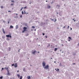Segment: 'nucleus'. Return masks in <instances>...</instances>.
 Wrapping results in <instances>:
<instances>
[{"mask_svg": "<svg viewBox=\"0 0 79 79\" xmlns=\"http://www.w3.org/2000/svg\"><path fill=\"white\" fill-rule=\"evenodd\" d=\"M68 40L69 42H70V41H71V40Z\"/></svg>", "mask_w": 79, "mask_h": 79, "instance_id": "obj_49", "label": "nucleus"}, {"mask_svg": "<svg viewBox=\"0 0 79 79\" xmlns=\"http://www.w3.org/2000/svg\"><path fill=\"white\" fill-rule=\"evenodd\" d=\"M27 14H28V13L27 12V13H26V14H27Z\"/></svg>", "mask_w": 79, "mask_h": 79, "instance_id": "obj_60", "label": "nucleus"}, {"mask_svg": "<svg viewBox=\"0 0 79 79\" xmlns=\"http://www.w3.org/2000/svg\"><path fill=\"white\" fill-rule=\"evenodd\" d=\"M43 66L44 67V66H45V62H44L43 63Z\"/></svg>", "mask_w": 79, "mask_h": 79, "instance_id": "obj_7", "label": "nucleus"}, {"mask_svg": "<svg viewBox=\"0 0 79 79\" xmlns=\"http://www.w3.org/2000/svg\"><path fill=\"white\" fill-rule=\"evenodd\" d=\"M22 13L23 15H24V12L23 11H22Z\"/></svg>", "mask_w": 79, "mask_h": 79, "instance_id": "obj_32", "label": "nucleus"}, {"mask_svg": "<svg viewBox=\"0 0 79 79\" xmlns=\"http://www.w3.org/2000/svg\"><path fill=\"white\" fill-rule=\"evenodd\" d=\"M17 16V15H18V14H15Z\"/></svg>", "mask_w": 79, "mask_h": 79, "instance_id": "obj_55", "label": "nucleus"}, {"mask_svg": "<svg viewBox=\"0 0 79 79\" xmlns=\"http://www.w3.org/2000/svg\"><path fill=\"white\" fill-rule=\"evenodd\" d=\"M56 6H57L58 7H60V6L58 5H56Z\"/></svg>", "mask_w": 79, "mask_h": 79, "instance_id": "obj_31", "label": "nucleus"}, {"mask_svg": "<svg viewBox=\"0 0 79 79\" xmlns=\"http://www.w3.org/2000/svg\"><path fill=\"white\" fill-rule=\"evenodd\" d=\"M45 23H44L43 22H41L40 23V26H43V27H44V26H45Z\"/></svg>", "mask_w": 79, "mask_h": 79, "instance_id": "obj_1", "label": "nucleus"}, {"mask_svg": "<svg viewBox=\"0 0 79 79\" xmlns=\"http://www.w3.org/2000/svg\"><path fill=\"white\" fill-rule=\"evenodd\" d=\"M32 54H34V55H35V53H36V51H35L34 52H32Z\"/></svg>", "mask_w": 79, "mask_h": 79, "instance_id": "obj_8", "label": "nucleus"}, {"mask_svg": "<svg viewBox=\"0 0 79 79\" xmlns=\"http://www.w3.org/2000/svg\"><path fill=\"white\" fill-rule=\"evenodd\" d=\"M10 29H12V28H13V26L10 25Z\"/></svg>", "mask_w": 79, "mask_h": 79, "instance_id": "obj_11", "label": "nucleus"}, {"mask_svg": "<svg viewBox=\"0 0 79 79\" xmlns=\"http://www.w3.org/2000/svg\"><path fill=\"white\" fill-rule=\"evenodd\" d=\"M27 29V27H24L23 28V31H22V33H24L25 31H26V29Z\"/></svg>", "mask_w": 79, "mask_h": 79, "instance_id": "obj_2", "label": "nucleus"}, {"mask_svg": "<svg viewBox=\"0 0 79 79\" xmlns=\"http://www.w3.org/2000/svg\"><path fill=\"white\" fill-rule=\"evenodd\" d=\"M2 39H4L5 38V36H2Z\"/></svg>", "mask_w": 79, "mask_h": 79, "instance_id": "obj_16", "label": "nucleus"}, {"mask_svg": "<svg viewBox=\"0 0 79 79\" xmlns=\"http://www.w3.org/2000/svg\"><path fill=\"white\" fill-rule=\"evenodd\" d=\"M20 18H22V17H23V15H20Z\"/></svg>", "mask_w": 79, "mask_h": 79, "instance_id": "obj_28", "label": "nucleus"}, {"mask_svg": "<svg viewBox=\"0 0 79 79\" xmlns=\"http://www.w3.org/2000/svg\"><path fill=\"white\" fill-rule=\"evenodd\" d=\"M25 26H27V27H28V26H27V23H25Z\"/></svg>", "mask_w": 79, "mask_h": 79, "instance_id": "obj_19", "label": "nucleus"}, {"mask_svg": "<svg viewBox=\"0 0 79 79\" xmlns=\"http://www.w3.org/2000/svg\"><path fill=\"white\" fill-rule=\"evenodd\" d=\"M30 2L29 4H31V3H32V1L31 2V1H30Z\"/></svg>", "mask_w": 79, "mask_h": 79, "instance_id": "obj_37", "label": "nucleus"}, {"mask_svg": "<svg viewBox=\"0 0 79 79\" xmlns=\"http://www.w3.org/2000/svg\"><path fill=\"white\" fill-rule=\"evenodd\" d=\"M3 69H4V68H2V69L1 71H2V70H3Z\"/></svg>", "mask_w": 79, "mask_h": 79, "instance_id": "obj_43", "label": "nucleus"}, {"mask_svg": "<svg viewBox=\"0 0 79 79\" xmlns=\"http://www.w3.org/2000/svg\"><path fill=\"white\" fill-rule=\"evenodd\" d=\"M54 63H56V61H55L54 62Z\"/></svg>", "mask_w": 79, "mask_h": 79, "instance_id": "obj_54", "label": "nucleus"}, {"mask_svg": "<svg viewBox=\"0 0 79 79\" xmlns=\"http://www.w3.org/2000/svg\"><path fill=\"white\" fill-rule=\"evenodd\" d=\"M6 40L8 41L9 40H10V39H9L8 38H7Z\"/></svg>", "mask_w": 79, "mask_h": 79, "instance_id": "obj_30", "label": "nucleus"}, {"mask_svg": "<svg viewBox=\"0 0 79 79\" xmlns=\"http://www.w3.org/2000/svg\"><path fill=\"white\" fill-rule=\"evenodd\" d=\"M32 28H33V29H34V28H35V27L34 26H32Z\"/></svg>", "mask_w": 79, "mask_h": 79, "instance_id": "obj_36", "label": "nucleus"}, {"mask_svg": "<svg viewBox=\"0 0 79 79\" xmlns=\"http://www.w3.org/2000/svg\"><path fill=\"white\" fill-rule=\"evenodd\" d=\"M58 71H60V69H57L56 70V71H58Z\"/></svg>", "mask_w": 79, "mask_h": 79, "instance_id": "obj_24", "label": "nucleus"}, {"mask_svg": "<svg viewBox=\"0 0 79 79\" xmlns=\"http://www.w3.org/2000/svg\"><path fill=\"white\" fill-rule=\"evenodd\" d=\"M14 5V4H11L10 5L11 6H12V5Z\"/></svg>", "mask_w": 79, "mask_h": 79, "instance_id": "obj_40", "label": "nucleus"}, {"mask_svg": "<svg viewBox=\"0 0 79 79\" xmlns=\"http://www.w3.org/2000/svg\"><path fill=\"white\" fill-rule=\"evenodd\" d=\"M18 67V65H17V63H15V65H14V67L15 68H16V67Z\"/></svg>", "mask_w": 79, "mask_h": 79, "instance_id": "obj_6", "label": "nucleus"}, {"mask_svg": "<svg viewBox=\"0 0 79 79\" xmlns=\"http://www.w3.org/2000/svg\"><path fill=\"white\" fill-rule=\"evenodd\" d=\"M51 8V6H49L48 7H47L48 8Z\"/></svg>", "mask_w": 79, "mask_h": 79, "instance_id": "obj_21", "label": "nucleus"}, {"mask_svg": "<svg viewBox=\"0 0 79 79\" xmlns=\"http://www.w3.org/2000/svg\"><path fill=\"white\" fill-rule=\"evenodd\" d=\"M6 36L7 38H11V36L10 35H6Z\"/></svg>", "mask_w": 79, "mask_h": 79, "instance_id": "obj_3", "label": "nucleus"}, {"mask_svg": "<svg viewBox=\"0 0 79 79\" xmlns=\"http://www.w3.org/2000/svg\"><path fill=\"white\" fill-rule=\"evenodd\" d=\"M3 23H6V22L5 20H3Z\"/></svg>", "mask_w": 79, "mask_h": 79, "instance_id": "obj_26", "label": "nucleus"}, {"mask_svg": "<svg viewBox=\"0 0 79 79\" xmlns=\"http://www.w3.org/2000/svg\"><path fill=\"white\" fill-rule=\"evenodd\" d=\"M59 15L60 16H62V14H61V13H59Z\"/></svg>", "mask_w": 79, "mask_h": 79, "instance_id": "obj_17", "label": "nucleus"}, {"mask_svg": "<svg viewBox=\"0 0 79 79\" xmlns=\"http://www.w3.org/2000/svg\"><path fill=\"white\" fill-rule=\"evenodd\" d=\"M17 76H18V78H19V77H20V75H19V74H18Z\"/></svg>", "mask_w": 79, "mask_h": 79, "instance_id": "obj_13", "label": "nucleus"}, {"mask_svg": "<svg viewBox=\"0 0 79 79\" xmlns=\"http://www.w3.org/2000/svg\"><path fill=\"white\" fill-rule=\"evenodd\" d=\"M10 23V21H8V24H9V23Z\"/></svg>", "mask_w": 79, "mask_h": 79, "instance_id": "obj_46", "label": "nucleus"}, {"mask_svg": "<svg viewBox=\"0 0 79 79\" xmlns=\"http://www.w3.org/2000/svg\"><path fill=\"white\" fill-rule=\"evenodd\" d=\"M62 53H64V52L62 51Z\"/></svg>", "mask_w": 79, "mask_h": 79, "instance_id": "obj_64", "label": "nucleus"}, {"mask_svg": "<svg viewBox=\"0 0 79 79\" xmlns=\"http://www.w3.org/2000/svg\"><path fill=\"white\" fill-rule=\"evenodd\" d=\"M27 78L28 79H31V77L30 76H28L27 77Z\"/></svg>", "mask_w": 79, "mask_h": 79, "instance_id": "obj_12", "label": "nucleus"}, {"mask_svg": "<svg viewBox=\"0 0 79 79\" xmlns=\"http://www.w3.org/2000/svg\"><path fill=\"white\" fill-rule=\"evenodd\" d=\"M14 2H15V1H11V2H13V3H14Z\"/></svg>", "mask_w": 79, "mask_h": 79, "instance_id": "obj_42", "label": "nucleus"}, {"mask_svg": "<svg viewBox=\"0 0 79 79\" xmlns=\"http://www.w3.org/2000/svg\"><path fill=\"white\" fill-rule=\"evenodd\" d=\"M22 8H21V10H20V11H21V10H22Z\"/></svg>", "mask_w": 79, "mask_h": 79, "instance_id": "obj_57", "label": "nucleus"}, {"mask_svg": "<svg viewBox=\"0 0 79 79\" xmlns=\"http://www.w3.org/2000/svg\"><path fill=\"white\" fill-rule=\"evenodd\" d=\"M15 18H18V17L17 16H15Z\"/></svg>", "mask_w": 79, "mask_h": 79, "instance_id": "obj_25", "label": "nucleus"}, {"mask_svg": "<svg viewBox=\"0 0 79 79\" xmlns=\"http://www.w3.org/2000/svg\"><path fill=\"white\" fill-rule=\"evenodd\" d=\"M6 70H7V71H8V68H6Z\"/></svg>", "mask_w": 79, "mask_h": 79, "instance_id": "obj_41", "label": "nucleus"}, {"mask_svg": "<svg viewBox=\"0 0 79 79\" xmlns=\"http://www.w3.org/2000/svg\"><path fill=\"white\" fill-rule=\"evenodd\" d=\"M24 14H26V12L25 11V10H24Z\"/></svg>", "mask_w": 79, "mask_h": 79, "instance_id": "obj_44", "label": "nucleus"}, {"mask_svg": "<svg viewBox=\"0 0 79 79\" xmlns=\"http://www.w3.org/2000/svg\"><path fill=\"white\" fill-rule=\"evenodd\" d=\"M68 38H69V39H70V40H71V39H72L70 37H69Z\"/></svg>", "mask_w": 79, "mask_h": 79, "instance_id": "obj_23", "label": "nucleus"}, {"mask_svg": "<svg viewBox=\"0 0 79 79\" xmlns=\"http://www.w3.org/2000/svg\"><path fill=\"white\" fill-rule=\"evenodd\" d=\"M56 19H55V21H54L55 23V22H56Z\"/></svg>", "mask_w": 79, "mask_h": 79, "instance_id": "obj_47", "label": "nucleus"}, {"mask_svg": "<svg viewBox=\"0 0 79 79\" xmlns=\"http://www.w3.org/2000/svg\"><path fill=\"white\" fill-rule=\"evenodd\" d=\"M51 3H52H52H53V1H52V2Z\"/></svg>", "mask_w": 79, "mask_h": 79, "instance_id": "obj_39", "label": "nucleus"}, {"mask_svg": "<svg viewBox=\"0 0 79 79\" xmlns=\"http://www.w3.org/2000/svg\"><path fill=\"white\" fill-rule=\"evenodd\" d=\"M22 78H23V77L22 76H21L20 78L19 79H22Z\"/></svg>", "mask_w": 79, "mask_h": 79, "instance_id": "obj_29", "label": "nucleus"}, {"mask_svg": "<svg viewBox=\"0 0 79 79\" xmlns=\"http://www.w3.org/2000/svg\"><path fill=\"white\" fill-rule=\"evenodd\" d=\"M23 71H24V72H25L26 71V69L24 68L23 69Z\"/></svg>", "mask_w": 79, "mask_h": 79, "instance_id": "obj_18", "label": "nucleus"}, {"mask_svg": "<svg viewBox=\"0 0 79 79\" xmlns=\"http://www.w3.org/2000/svg\"><path fill=\"white\" fill-rule=\"evenodd\" d=\"M8 12H10V13H11V11H10V10H9Z\"/></svg>", "mask_w": 79, "mask_h": 79, "instance_id": "obj_50", "label": "nucleus"}, {"mask_svg": "<svg viewBox=\"0 0 79 79\" xmlns=\"http://www.w3.org/2000/svg\"><path fill=\"white\" fill-rule=\"evenodd\" d=\"M57 50H58V48H55L54 51L55 52H56Z\"/></svg>", "mask_w": 79, "mask_h": 79, "instance_id": "obj_10", "label": "nucleus"}, {"mask_svg": "<svg viewBox=\"0 0 79 79\" xmlns=\"http://www.w3.org/2000/svg\"><path fill=\"white\" fill-rule=\"evenodd\" d=\"M73 64H76L75 63H73Z\"/></svg>", "mask_w": 79, "mask_h": 79, "instance_id": "obj_58", "label": "nucleus"}, {"mask_svg": "<svg viewBox=\"0 0 79 79\" xmlns=\"http://www.w3.org/2000/svg\"><path fill=\"white\" fill-rule=\"evenodd\" d=\"M57 29H59V27H57Z\"/></svg>", "mask_w": 79, "mask_h": 79, "instance_id": "obj_59", "label": "nucleus"}, {"mask_svg": "<svg viewBox=\"0 0 79 79\" xmlns=\"http://www.w3.org/2000/svg\"><path fill=\"white\" fill-rule=\"evenodd\" d=\"M57 15H58V12L57 13Z\"/></svg>", "mask_w": 79, "mask_h": 79, "instance_id": "obj_56", "label": "nucleus"}, {"mask_svg": "<svg viewBox=\"0 0 79 79\" xmlns=\"http://www.w3.org/2000/svg\"><path fill=\"white\" fill-rule=\"evenodd\" d=\"M45 33H43V35H45Z\"/></svg>", "mask_w": 79, "mask_h": 79, "instance_id": "obj_35", "label": "nucleus"}, {"mask_svg": "<svg viewBox=\"0 0 79 79\" xmlns=\"http://www.w3.org/2000/svg\"><path fill=\"white\" fill-rule=\"evenodd\" d=\"M22 2V3H26V1H23Z\"/></svg>", "mask_w": 79, "mask_h": 79, "instance_id": "obj_15", "label": "nucleus"}, {"mask_svg": "<svg viewBox=\"0 0 79 79\" xmlns=\"http://www.w3.org/2000/svg\"><path fill=\"white\" fill-rule=\"evenodd\" d=\"M62 46L63 47V46H64V45H63V44H62Z\"/></svg>", "mask_w": 79, "mask_h": 79, "instance_id": "obj_53", "label": "nucleus"}, {"mask_svg": "<svg viewBox=\"0 0 79 79\" xmlns=\"http://www.w3.org/2000/svg\"><path fill=\"white\" fill-rule=\"evenodd\" d=\"M1 8H3V6H1Z\"/></svg>", "mask_w": 79, "mask_h": 79, "instance_id": "obj_33", "label": "nucleus"}, {"mask_svg": "<svg viewBox=\"0 0 79 79\" xmlns=\"http://www.w3.org/2000/svg\"><path fill=\"white\" fill-rule=\"evenodd\" d=\"M24 9H25V8H26V7H24Z\"/></svg>", "mask_w": 79, "mask_h": 79, "instance_id": "obj_52", "label": "nucleus"}, {"mask_svg": "<svg viewBox=\"0 0 79 79\" xmlns=\"http://www.w3.org/2000/svg\"><path fill=\"white\" fill-rule=\"evenodd\" d=\"M18 25H17L16 26L15 29H18Z\"/></svg>", "mask_w": 79, "mask_h": 79, "instance_id": "obj_9", "label": "nucleus"}, {"mask_svg": "<svg viewBox=\"0 0 79 79\" xmlns=\"http://www.w3.org/2000/svg\"><path fill=\"white\" fill-rule=\"evenodd\" d=\"M52 21H53V19H51Z\"/></svg>", "mask_w": 79, "mask_h": 79, "instance_id": "obj_61", "label": "nucleus"}, {"mask_svg": "<svg viewBox=\"0 0 79 79\" xmlns=\"http://www.w3.org/2000/svg\"><path fill=\"white\" fill-rule=\"evenodd\" d=\"M62 66V65H61V63H60V66Z\"/></svg>", "mask_w": 79, "mask_h": 79, "instance_id": "obj_38", "label": "nucleus"}, {"mask_svg": "<svg viewBox=\"0 0 79 79\" xmlns=\"http://www.w3.org/2000/svg\"><path fill=\"white\" fill-rule=\"evenodd\" d=\"M69 26H68V27H67V29H69Z\"/></svg>", "mask_w": 79, "mask_h": 79, "instance_id": "obj_48", "label": "nucleus"}, {"mask_svg": "<svg viewBox=\"0 0 79 79\" xmlns=\"http://www.w3.org/2000/svg\"><path fill=\"white\" fill-rule=\"evenodd\" d=\"M11 73H9V70H7V75H10Z\"/></svg>", "mask_w": 79, "mask_h": 79, "instance_id": "obj_5", "label": "nucleus"}, {"mask_svg": "<svg viewBox=\"0 0 79 79\" xmlns=\"http://www.w3.org/2000/svg\"><path fill=\"white\" fill-rule=\"evenodd\" d=\"M8 50H9V52H10V50H11V48H9Z\"/></svg>", "mask_w": 79, "mask_h": 79, "instance_id": "obj_20", "label": "nucleus"}, {"mask_svg": "<svg viewBox=\"0 0 79 79\" xmlns=\"http://www.w3.org/2000/svg\"><path fill=\"white\" fill-rule=\"evenodd\" d=\"M46 38H47V36H45Z\"/></svg>", "mask_w": 79, "mask_h": 79, "instance_id": "obj_51", "label": "nucleus"}, {"mask_svg": "<svg viewBox=\"0 0 79 79\" xmlns=\"http://www.w3.org/2000/svg\"><path fill=\"white\" fill-rule=\"evenodd\" d=\"M2 31L3 32V33H4V34H5V31H4V29L2 28Z\"/></svg>", "mask_w": 79, "mask_h": 79, "instance_id": "obj_14", "label": "nucleus"}, {"mask_svg": "<svg viewBox=\"0 0 79 79\" xmlns=\"http://www.w3.org/2000/svg\"><path fill=\"white\" fill-rule=\"evenodd\" d=\"M70 30H72V28H70Z\"/></svg>", "mask_w": 79, "mask_h": 79, "instance_id": "obj_62", "label": "nucleus"}, {"mask_svg": "<svg viewBox=\"0 0 79 79\" xmlns=\"http://www.w3.org/2000/svg\"><path fill=\"white\" fill-rule=\"evenodd\" d=\"M12 66H15V64H12Z\"/></svg>", "mask_w": 79, "mask_h": 79, "instance_id": "obj_27", "label": "nucleus"}, {"mask_svg": "<svg viewBox=\"0 0 79 79\" xmlns=\"http://www.w3.org/2000/svg\"><path fill=\"white\" fill-rule=\"evenodd\" d=\"M23 8H24V7L22 8V9H23Z\"/></svg>", "mask_w": 79, "mask_h": 79, "instance_id": "obj_63", "label": "nucleus"}, {"mask_svg": "<svg viewBox=\"0 0 79 79\" xmlns=\"http://www.w3.org/2000/svg\"><path fill=\"white\" fill-rule=\"evenodd\" d=\"M11 21V19H9V20L8 21Z\"/></svg>", "mask_w": 79, "mask_h": 79, "instance_id": "obj_45", "label": "nucleus"}, {"mask_svg": "<svg viewBox=\"0 0 79 79\" xmlns=\"http://www.w3.org/2000/svg\"><path fill=\"white\" fill-rule=\"evenodd\" d=\"M0 79H3V76H2L1 77H0Z\"/></svg>", "mask_w": 79, "mask_h": 79, "instance_id": "obj_22", "label": "nucleus"}, {"mask_svg": "<svg viewBox=\"0 0 79 79\" xmlns=\"http://www.w3.org/2000/svg\"><path fill=\"white\" fill-rule=\"evenodd\" d=\"M29 35V34L27 33L26 35V36H28Z\"/></svg>", "mask_w": 79, "mask_h": 79, "instance_id": "obj_34", "label": "nucleus"}, {"mask_svg": "<svg viewBox=\"0 0 79 79\" xmlns=\"http://www.w3.org/2000/svg\"><path fill=\"white\" fill-rule=\"evenodd\" d=\"M48 67H49L48 65H47L46 66H45L44 67V69H49V68H48Z\"/></svg>", "mask_w": 79, "mask_h": 79, "instance_id": "obj_4", "label": "nucleus"}]
</instances>
